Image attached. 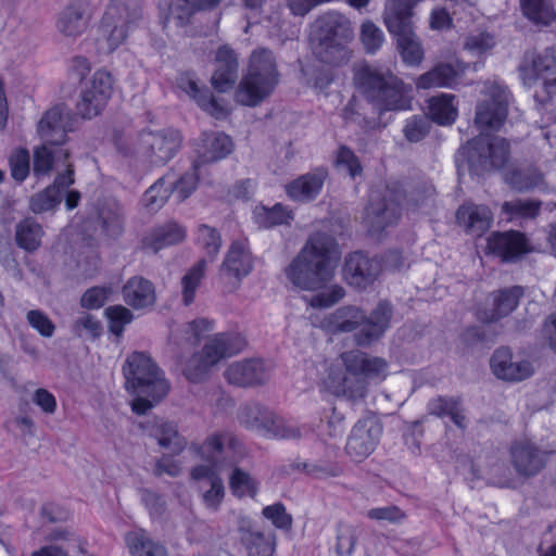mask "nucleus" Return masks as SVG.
<instances>
[{
  "label": "nucleus",
  "instance_id": "obj_1",
  "mask_svg": "<svg viewBox=\"0 0 556 556\" xmlns=\"http://www.w3.org/2000/svg\"><path fill=\"white\" fill-rule=\"evenodd\" d=\"M339 257L340 249L336 239L329 233L316 231L286 268V276L300 289L320 290L333 278Z\"/></svg>",
  "mask_w": 556,
  "mask_h": 556
},
{
  "label": "nucleus",
  "instance_id": "obj_2",
  "mask_svg": "<svg viewBox=\"0 0 556 556\" xmlns=\"http://www.w3.org/2000/svg\"><path fill=\"white\" fill-rule=\"evenodd\" d=\"M387 362L380 357L353 350L344 352L327 365L323 378L325 386L334 394H348L351 397H362L368 379L383 378Z\"/></svg>",
  "mask_w": 556,
  "mask_h": 556
},
{
  "label": "nucleus",
  "instance_id": "obj_3",
  "mask_svg": "<svg viewBox=\"0 0 556 556\" xmlns=\"http://www.w3.org/2000/svg\"><path fill=\"white\" fill-rule=\"evenodd\" d=\"M402 199L405 200L407 211L427 213L434 205L435 189L431 184L425 182L414 188L407 197L390 189L383 195L371 192L364 217L368 231L378 233L396 224L401 217Z\"/></svg>",
  "mask_w": 556,
  "mask_h": 556
},
{
  "label": "nucleus",
  "instance_id": "obj_4",
  "mask_svg": "<svg viewBox=\"0 0 556 556\" xmlns=\"http://www.w3.org/2000/svg\"><path fill=\"white\" fill-rule=\"evenodd\" d=\"M230 441L231 437L228 433H213L201 445L194 447L197 454L207 464L193 467L190 477L198 482L204 505L212 510H217L225 496V486L219 473L232 466V463L226 459L225 450V443Z\"/></svg>",
  "mask_w": 556,
  "mask_h": 556
},
{
  "label": "nucleus",
  "instance_id": "obj_5",
  "mask_svg": "<svg viewBox=\"0 0 556 556\" xmlns=\"http://www.w3.org/2000/svg\"><path fill=\"white\" fill-rule=\"evenodd\" d=\"M126 389L136 395L132 410L139 415L147 413L166 396L169 386L152 359L141 352L127 357L123 366Z\"/></svg>",
  "mask_w": 556,
  "mask_h": 556
},
{
  "label": "nucleus",
  "instance_id": "obj_6",
  "mask_svg": "<svg viewBox=\"0 0 556 556\" xmlns=\"http://www.w3.org/2000/svg\"><path fill=\"white\" fill-rule=\"evenodd\" d=\"M353 38L354 29L345 15L337 11L326 12L315 22L314 54L326 64H346L352 56L349 43Z\"/></svg>",
  "mask_w": 556,
  "mask_h": 556
},
{
  "label": "nucleus",
  "instance_id": "obj_7",
  "mask_svg": "<svg viewBox=\"0 0 556 556\" xmlns=\"http://www.w3.org/2000/svg\"><path fill=\"white\" fill-rule=\"evenodd\" d=\"M279 78L274 53L266 48L255 49L250 55L247 74L237 88L236 101L242 105L256 106L274 92Z\"/></svg>",
  "mask_w": 556,
  "mask_h": 556
},
{
  "label": "nucleus",
  "instance_id": "obj_8",
  "mask_svg": "<svg viewBox=\"0 0 556 556\" xmlns=\"http://www.w3.org/2000/svg\"><path fill=\"white\" fill-rule=\"evenodd\" d=\"M392 308L388 302H380L367 317L357 306L339 307L327 318L328 327L334 332H351L361 327L355 333L357 345H368L379 339L389 328Z\"/></svg>",
  "mask_w": 556,
  "mask_h": 556
},
{
  "label": "nucleus",
  "instance_id": "obj_9",
  "mask_svg": "<svg viewBox=\"0 0 556 556\" xmlns=\"http://www.w3.org/2000/svg\"><path fill=\"white\" fill-rule=\"evenodd\" d=\"M359 81L366 99L380 113L412 109V87L393 74L365 68L359 73Z\"/></svg>",
  "mask_w": 556,
  "mask_h": 556
},
{
  "label": "nucleus",
  "instance_id": "obj_10",
  "mask_svg": "<svg viewBox=\"0 0 556 556\" xmlns=\"http://www.w3.org/2000/svg\"><path fill=\"white\" fill-rule=\"evenodd\" d=\"M142 14L137 5L125 0H110L100 24L98 47L101 52L112 53L128 38L129 31L137 27Z\"/></svg>",
  "mask_w": 556,
  "mask_h": 556
},
{
  "label": "nucleus",
  "instance_id": "obj_11",
  "mask_svg": "<svg viewBox=\"0 0 556 556\" xmlns=\"http://www.w3.org/2000/svg\"><path fill=\"white\" fill-rule=\"evenodd\" d=\"M245 340L239 333L220 332L210 336L202 350L194 354L185 368L188 380L199 382L206 372L220 361L240 353L245 348Z\"/></svg>",
  "mask_w": 556,
  "mask_h": 556
},
{
  "label": "nucleus",
  "instance_id": "obj_12",
  "mask_svg": "<svg viewBox=\"0 0 556 556\" xmlns=\"http://www.w3.org/2000/svg\"><path fill=\"white\" fill-rule=\"evenodd\" d=\"M476 106L475 123L481 130H500L504 125L513 96L498 78L488 79Z\"/></svg>",
  "mask_w": 556,
  "mask_h": 556
},
{
  "label": "nucleus",
  "instance_id": "obj_13",
  "mask_svg": "<svg viewBox=\"0 0 556 556\" xmlns=\"http://www.w3.org/2000/svg\"><path fill=\"white\" fill-rule=\"evenodd\" d=\"M238 420L247 429L276 439H300L301 429L288 424L258 403H248L238 410Z\"/></svg>",
  "mask_w": 556,
  "mask_h": 556
},
{
  "label": "nucleus",
  "instance_id": "obj_14",
  "mask_svg": "<svg viewBox=\"0 0 556 556\" xmlns=\"http://www.w3.org/2000/svg\"><path fill=\"white\" fill-rule=\"evenodd\" d=\"M519 77L527 88L533 87L539 80L543 81L544 96L534 93L536 102L544 104L556 90V59L553 53H527L519 67Z\"/></svg>",
  "mask_w": 556,
  "mask_h": 556
},
{
  "label": "nucleus",
  "instance_id": "obj_15",
  "mask_svg": "<svg viewBox=\"0 0 556 556\" xmlns=\"http://www.w3.org/2000/svg\"><path fill=\"white\" fill-rule=\"evenodd\" d=\"M180 144L181 136L177 130L143 131L137 140L134 152L137 157L152 165H164L178 152Z\"/></svg>",
  "mask_w": 556,
  "mask_h": 556
},
{
  "label": "nucleus",
  "instance_id": "obj_16",
  "mask_svg": "<svg viewBox=\"0 0 556 556\" xmlns=\"http://www.w3.org/2000/svg\"><path fill=\"white\" fill-rule=\"evenodd\" d=\"M112 90V75L104 70L96 71L81 88L80 100L76 106L78 114L84 118H92L99 115L111 98Z\"/></svg>",
  "mask_w": 556,
  "mask_h": 556
},
{
  "label": "nucleus",
  "instance_id": "obj_17",
  "mask_svg": "<svg viewBox=\"0 0 556 556\" xmlns=\"http://www.w3.org/2000/svg\"><path fill=\"white\" fill-rule=\"evenodd\" d=\"M382 434V425L374 416L359 419L348 438L345 452L354 462L367 458L377 447Z\"/></svg>",
  "mask_w": 556,
  "mask_h": 556
},
{
  "label": "nucleus",
  "instance_id": "obj_18",
  "mask_svg": "<svg viewBox=\"0 0 556 556\" xmlns=\"http://www.w3.org/2000/svg\"><path fill=\"white\" fill-rule=\"evenodd\" d=\"M469 162L483 169L502 168L509 157V142L502 137L479 136L468 142Z\"/></svg>",
  "mask_w": 556,
  "mask_h": 556
},
{
  "label": "nucleus",
  "instance_id": "obj_19",
  "mask_svg": "<svg viewBox=\"0 0 556 556\" xmlns=\"http://www.w3.org/2000/svg\"><path fill=\"white\" fill-rule=\"evenodd\" d=\"M75 117L64 105H55L48 110L37 126V132L42 142L52 146H63L66 134L74 129Z\"/></svg>",
  "mask_w": 556,
  "mask_h": 556
},
{
  "label": "nucleus",
  "instance_id": "obj_20",
  "mask_svg": "<svg viewBox=\"0 0 556 556\" xmlns=\"http://www.w3.org/2000/svg\"><path fill=\"white\" fill-rule=\"evenodd\" d=\"M92 9L88 0H73L58 15L55 26L64 37L76 39L88 27Z\"/></svg>",
  "mask_w": 556,
  "mask_h": 556
},
{
  "label": "nucleus",
  "instance_id": "obj_21",
  "mask_svg": "<svg viewBox=\"0 0 556 556\" xmlns=\"http://www.w3.org/2000/svg\"><path fill=\"white\" fill-rule=\"evenodd\" d=\"M380 269L379 261L362 252H353L345 257L342 274L350 286L366 288L377 279Z\"/></svg>",
  "mask_w": 556,
  "mask_h": 556
},
{
  "label": "nucleus",
  "instance_id": "obj_22",
  "mask_svg": "<svg viewBox=\"0 0 556 556\" xmlns=\"http://www.w3.org/2000/svg\"><path fill=\"white\" fill-rule=\"evenodd\" d=\"M74 169L71 164H65L64 173L56 176L53 185L34 194L29 199V210L34 214H42L53 211L61 202L64 192L74 184Z\"/></svg>",
  "mask_w": 556,
  "mask_h": 556
},
{
  "label": "nucleus",
  "instance_id": "obj_23",
  "mask_svg": "<svg viewBox=\"0 0 556 556\" xmlns=\"http://www.w3.org/2000/svg\"><path fill=\"white\" fill-rule=\"evenodd\" d=\"M269 375L270 367L258 358L235 362L224 372L229 383L239 387L262 384L268 380Z\"/></svg>",
  "mask_w": 556,
  "mask_h": 556
},
{
  "label": "nucleus",
  "instance_id": "obj_24",
  "mask_svg": "<svg viewBox=\"0 0 556 556\" xmlns=\"http://www.w3.org/2000/svg\"><path fill=\"white\" fill-rule=\"evenodd\" d=\"M523 295V289L519 286L498 290L489 296L490 306L478 312V319L483 324L496 323L509 315Z\"/></svg>",
  "mask_w": 556,
  "mask_h": 556
},
{
  "label": "nucleus",
  "instance_id": "obj_25",
  "mask_svg": "<svg viewBox=\"0 0 556 556\" xmlns=\"http://www.w3.org/2000/svg\"><path fill=\"white\" fill-rule=\"evenodd\" d=\"M493 374L502 380L521 381L534 372L532 364L527 359H514L506 348L497 349L491 358Z\"/></svg>",
  "mask_w": 556,
  "mask_h": 556
},
{
  "label": "nucleus",
  "instance_id": "obj_26",
  "mask_svg": "<svg viewBox=\"0 0 556 556\" xmlns=\"http://www.w3.org/2000/svg\"><path fill=\"white\" fill-rule=\"evenodd\" d=\"M511 462L516 470L523 476L536 475L546 463V452L529 441H517L510 447Z\"/></svg>",
  "mask_w": 556,
  "mask_h": 556
},
{
  "label": "nucleus",
  "instance_id": "obj_27",
  "mask_svg": "<svg viewBox=\"0 0 556 556\" xmlns=\"http://www.w3.org/2000/svg\"><path fill=\"white\" fill-rule=\"evenodd\" d=\"M232 150V142L229 136L224 132H204L197 144V160L194 168L200 169L201 165L217 162L226 157Z\"/></svg>",
  "mask_w": 556,
  "mask_h": 556
},
{
  "label": "nucleus",
  "instance_id": "obj_28",
  "mask_svg": "<svg viewBox=\"0 0 556 556\" xmlns=\"http://www.w3.org/2000/svg\"><path fill=\"white\" fill-rule=\"evenodd\" d=\"M456 220L468 235L480 237L491 227L493 213L484 204L467 202L457 210Z\"/></svg>",
  "mask_w": 556,
  "mask_h": 556
},
{
  "label": "nucleus",
  "instance_id": "obj_29",
  "mask_svg": "<svg viewBox=\"0 0 556 556\" xmlns=\"http://www.w3.org/2000/svg\"><path fill=\"white\" fill-rule=\"evenodd\" d=\"M414 8L404 0H387L383 10V23L394 37L414 30Z\"/></svg>",
  "mask_w": 556,
  "mask_h": 556
},
{
  "label": "nucleus",
  "instance_id": "obj_30",
  "mask_svg": "<svg viewBox=\"0 0 556 556\" xmlns=\"http://www.w3.org/2000/svg\"><path fill=\"white\" fill-rule=\"evenodd\" d=\"M143 427L149 437L156 440L161 447L170 451L173 454H179L186 447V440L179 434L176 425L173 422L153 419Z\"/></svg>",
  "mask_w": 556,
  "mask_h": 556
},
{
  "label": "nucleus",
  "instance_id": "obj_31",
  "mask_svg": "<svg viewBox=\"0 0 556 556\" xmlns=\"http://www.w3.org/2000/svg\"><path fill=\"white\" fill-rule=\"evenodd\" d=\"M488 248L504 261H513L529 251L525 236L518 231L491 235Z\"/></svg>",
  "mask_w": 556,
  "mask_h": 556
},
{
  "label": "nucleus",
  "instance_id": "obj_32",
  "mask_svg": "<svg viewBox=\"0 0 556 556\" xmlns=\"http://www.w3.org/2000/svg\"><path fill=\"white\" fill-rule=\"evenodd\" d=\"M217 68L212 76V85L219 92L232 88L238 77V62L235 52L222 47L216 54Z\"/></svg>",
  "mask_w": 556,
  "mask_h": 556
},
{
  "label": "nucleus",
  "instance_id": "obj_33",
  "mask_svg": "<svg viewBox=\"0 0 556 556\" xmlns=\"http://www.w3.org/2000/svg\"><path fill=\"white\" fill-rule=\"evenodd\" d=\"M252 270V257L244 245L240 241L231 243L220 266V274L225 277H235L240 280Z\"/></svg>",
  "mask_w": 556,
  "mask_h": 556
},
{
  "label": "nucleus",
  "instance_id": "obj_34",
  "mask_svg": "<svg viewBox=\"0 0 556 556\" xmlns=\"http://www.w3.org/2000/svg\"><path fill=\"white\" fill-rule=\"evenodd\" d=\"M326 178V172L323 169L307 173L291 181L286 186L287 194L300 202L314 200L320 192Z\"/></svg>",
  "mask_w": 556,
  "mask_h": 556
},
{
  "label": "nucleus",
  "instance_id": "obj_35",
  "mask_svg": "<svg viewBox=\"0 0 556 556\" xmlns=\"http://www.w3.org/2000/svg\"><path fill=\"white\" fill-rule=\"evenodd\" d=\"M123 298L135 309L150 307L155 302L154 287L142 277H131L123 287Z\"/></svg>",
  "mask_w": 556,
  "mask_h": 556
},
{
  "label": "nucleus",
  "instance_id": "obj_36",
  "mask_svg": "<svg viewBox=\"0 0 556 556\" xmlns=\"http://www.w3.org/2000/svg\"><path fill=\"white\" fill-rule=\"evenodd\" d=\"M427 412L438 418L448 417L459 429L467 427V418L459 397L442 395L432 397L427 403Z\"/></svg>",
  "mask_w": 556,
  "mask_h": 556
},
{
  "label": "nucleus",
  "instance_id": "obj_37",
  "mask_svg": "<svg viewBox=\"0 0 556 556\" xmlns=\"http://www.w3.org/2000/svg\"><path fill=\"white\" fill-rule=\"evenodd\" d=\"M186 230L180 225L169 222L156 227L142 240L143 248L156 253L163 248L181 242Z\"/></svg>",
  "mask_w": 556,
  "mask_h": 556
},
{
  "label": "nucleus",
  "instance_id": "obj_38",
  "mask_svg": "<svg viewBox=\"0 0 556 556\" xmlns=\"http://www.w3.org/2000/svg\"><path fill=\"white\" fill-rule=\"evenodd\" d=\"M68 159V151L62 146H52L42 142L34 151V173L37 176L50 174L59 164H65Z\"/></svg>",
  "mask_w": 556,
  "mask_h": 556
},
{
  "label": "nucleus",
  "instance_id": "obj_39",
  "mask_svg": "<svg viewBox=\"0 0 556 556\" xmlns=\"http://www.w3.org/2000/svg\"><path fill=\"white\" fill-rule=\"evenodd\" d=\"M45 230L35 218L26 217L15 225L14 240L16 245L28 252H36L42 243Z\"/></svg>",
  "mask_w": 556,
  "mask_h": 556
},
{
  "label": "nucleus",
  "instance_id": "obj_40",
  "mask_svg": "<svg viewBox=\"0 0 556 556\" xmlns=\"http://www.w3.org/2000/svg\"><path fill=\"white\" fill-rule=\"evenodd\" d=\"M458 72L450 63H439L430 71L417 77L415 84L419 89L454 88Z\"/></svg>",
  "mask_w": 556,
  "mask_h": 556
},
{
  "label": "nucleus",
  "instance_id": "obj_41",
  "mask_svg": "<svg viewBox=\"0 0 556 556\" xmlns=\"http://www.w3.org/2000/svg\"><path fill=\"white\" fill-rule=\"evenodd\" d=\"M179 87L191 98L198 105L210 113L215 118L225 116L226 111L217 100L211 94L206 88H201L198 84L190 78H181Z\"/></svg>",
  "mask_w": 556,
  "mask_h": 556
},
{
  "label": "nucleus",
  "instance_id": "obj_42",
  "mask_svg": "<svg viewBox=\"0 0 556 556\" xmlns=\"http://www.w3.org/2000/svg\"><path fill=\"white\" fill-rule=\"evenodd\" d=\"M131 556H168L166 547L146 531H131L125 536Z\"/></svg>",
  "mask_w": 556,
  "mask_h": 556
},
{
  "label": "nucleus",
  "instance_id": "obj_43",
  "mask_svg": "<svg viewBox=\"0 0 556 556\" xmlns=\"http://www.w3.org/2000/svg\"><path fill=\"white\" fill-rule=\"evenodd\" d=\"M456 97L451 93H440L428 100L430 118L439 125H451L456 121L458 110Z\"/></svg>",
  "mask_w": 556,
  "mask_h": 556
},
{
  "label": "nucleus",
  "instance_id": "obj_44",
  "mask_svg": "<svg viewBox=\"0 0 556 556\" xmlns=\"http://www.w3.org/2000/svg\"><path fill=\"white\" fill-rule=\"evenodd\" d=\"M503 178L507 185L520 192L540 189L543 186L542 174L533 167L506 170Z\"/></svg>",
  "mask_w": 556,
  "mask_h": 556
},
{
  "label": "nucleus",
  "instance_id": "obj_45",
  "mask_svg": "<svg viewBox=\"0 0 556 556\" xmlns=\"http://www.w3.org/2000/svg\"><path fill=\"white\" fill-rule=\"evenodd\" d=\"M255 223L262 228H270L277 225L288 224L293 219L290 210L281 204H275L273 207L257 205L253 211Z\"/></svg>",
  "mask_w": 556,
  "mask_h": 556
},
{
  "label": "nucleus",
  "instance_id": "obj_46",
  "mask_svg": "<svg viewBox=\"0 0 556 556\" xmlns=\"http://www.w3.org/2000/svg\"><path fill=\"white\" fill-rule=\"evenodd\" d=\"M497 46V39L494 34L476 29L465 36L464 50L473 56L482 58L489 54Z\"/></svg>",
  "mask_w": 556,
  "mask_h": 556
},
{
  "label": "nucleus",
  "instance_id": "obj_47",
  "mask_svg": "<svg viewBox=\"0 0 556 556\" xmlns=\"http://www.w3.org/2000/svg\"><path fill=\"white\" fill-rule=\"evenodd\" d=\"M525 16L538 25H549L556 20L551 0H520Z\"/></svg>",
  "mask_w": 556,
  "mask_h": 556
},
{
  "label": "nucleus",
  "instance_id": "obj_48",
  "mask_svg": "<svg viewBox=\"0 0 556 556\" xmlns=\"http://www.w3.org/2000/svg\"><path fill=\"white\" fill-rule=\"evenodd\" d=\"M248 556H273L275 536L260 531H245L241 536Z\"/></svg>",
  "mask_w": 556,
  "mask_h": 556
},
{
  "label": "nucleus",
  "instance_id": "obj_49",
  "mask_svg": "<svg viewBox=\"0 0 556 556\" xmlns=\"http://www.w3.org/2000/svg\"><path fill=\"white\" fill-rule=\"evenodd\" d=\"M173 175L166 174L156 180L143 194V205L152 212L160 210L168 200Z\"/></svg>",
  "mask_w": 556,
  "mask_h": 556
},
{
  "label": "nucleus",
  "instance_id": "obj_50",
  "mask_svg": "<svg viewBox=\"0 0 556 556\" xmlns=\"http://www.w3.org/2000/svg\"><path fill=\"white\" fill-rule=\"evenodd\" d=\"M218 2L219 0H170L169 14L184 24L195 12L213 9Z\"/></svg>",
  "mask_w": 556,
  "mask_h": 556
},
{
  "label": "nucleus",
  "instance_id": "obj_51",
  "mask_svg": "<svg viewBox=\"0 0 556 556\" xmlns=\"http://www.w3.org/2000/svg\"><path fill=\"white\" fill-rule=\"evenodd\" d=\"M397 46L403 61L412 66L419 65L424 60V49L415 31L396 36Z\"/></svg>",
  "mask_w": 556,
  "mask_h": 556
},
{
  "label": "nucleus",
  "instance_id": "obj_52",
  "mask_svg": "<svg viewBox=\"0 0 556 556\" xmlns=\"http://www.w3.org/2000/svg\"><path fill=\"white\" fill-rule=\"evenodd\" d=\"M541 202L535 200L516 199L502 204V213L511 219L535 218L540 212Z\"/></svg>",
  "mask_w": 556,
  "mask_h": 556
},
{
  "label": "nucleus",
  "instance_id": "obj_53",
  "mask_svg": "<svg viewBox=\"0 0 556 556\" xmlns=\"http://www.w3.org/2000/svg\"><path fill=\"white\" fill-rule=\"evenodd\" d=\"M229 488L237 497H254L258 490V482L241 468H233L229 477Z\"/></svg>",
  "mask_w": 556,
  "mask_h": 556
},
{
  "label": "nucleus",
  "instance_id": "obj_54",
  "mask_svg": "<svg viewBox=\"0 0 556 556\" xmlns=\"http://www.w3.org/2000/svg\"><path fill=\"white\" fill-rule=\"evenodd\" d=\"M205 268L206 260L201 258L182 277V301L186 305H189L193 302L195 291L200 286L202 278L204 277Z\"/></svg>",
  "mask_w": 556,
  "mask_h": 556
},
{
  "label": "nucleus",
  "instance_id": "obj_55",
  "mask_svg": "<svg viewBox=\"0 0 556 556\" xmlns=\"http://www.w3.org/2000/svg\"><path fill=\"white\" fill-rule=\"evenodd\" d=\"M197 243L204 251L205 255L214 261L222 247V238L215 228L201 225L197 231Z\"/></svg>",
  "mask_w": 556,
  "mask_h": 556
},
{
  "label": "nucleus",
  "instance_id": "obj_56",
  "mask_svg": "<svg viewBox=\"0 0 556 556\" xmlns=\"http://www.w3.org/2000/svg\"><path fill=\"white\" fill-rule=\"evenodd\" d=\"M100 218L103 230L109 237H117L123 232L124 212L118 204L102 208Z\"/></svg>",
  "mask_w": 556,
  "mask_h": 556
},
{
  "label": "nucleus",
  "instance_id": "obj_57",
  "mask_svg": "<svg viewBox=\"0 0 556 556\" xmlns=\"http://www.w3.org/2000/svg\"><path fill=\"white\" fill-rule=\"evenodd\" d=\"M104 314L109 320V329L112 333L122 336L126 325L134 319L132 313L123 305H112L105 308Z\"/></svg>",
  "mask_w": 556,
  "mask_h": 556
},
{
  "label": "nucleus",
  "instance_id": "obj_58",
  "mask_svg": "<svg viewBox=\"0 0 556 556\" xmlns=\"http://www.w3.org/2000/svg\"><path fill=\"white\" fill-rule=\"evenodd\" d=\"M293 467L298 470L305 471L315 479H328L339 477L342 472L341 468L330 463H295Z\"/></svg>",
  "mask_w": 556,
  "mask_h": 556
},
{
  "label": "nucleus",
  "instance_id": "obj_59",
  "mask_svg": "<svg viewBox=\"0 0 556 556\" xmlns=\"http://www.w3.org/2000/svg\"><path fill=\"white\" fill-rule=\"evenodd\" d=\"M198 170L194 166L191 172H187L179 179L173 176V185L170 192L174 194L178 202L186 200L197 188Z\"/></svg>",
  "mask_w": 556,
  "mask_h": 556
},
{
  "label": "nucleus",
  "instance_id": "obj_60",
  "mask_svg": "<svg viewBox=\"0 0 556 556\" xmlns=\"http://www.w3.org/2000/svg\"><path fill=\"white\" fill-rule=\"evenodd\" d=\"M356 545L355 529L346 523L337 527L336 553L339 556H351Z\"/></svg>",
  "mask_w": 556,
  "mask_h": 556
},
{
  "label": "nucleus",
  "instance_id": "obj_61",
  "mask_svg": "<svg viewBox=\"0 0 556 556\" xmlns=\"http://www.w3.org/2000/svg\"><path fill=\"white\" fill-rule=\"evenodd\" d=\"M361 40L368 53H375L384 41L383 31L371 21H366L361 27Z\"/></svg>",
  "mask_w": 556,
  "mask_h": 556
},
{
  "label": "nucleus",
  "instance_id": "obj_62",
  "mask_svg": "<svg viewBox=\"0 0 556 556\" xmlns=\"http://www.w3.org/2000/svg\"><path fill=\"white\" fill-rule=\"evenodd\" d=\"M429 126L427 116L415 115L406 121L403 134L408 141L418 142L428 134Z\"/></svg>",
  "mask_w": 556,
  "mask_h": 556
},
{
  "label": "nucleus",
  "instance_id": "obj_63",
  "mask_svg": "<svg viewBox=\"0 0 556 556\" xmlns=\"http://www.w3.org/2000/svg\"><path fill=\"white\" fill-rule=\"evenodd\" d=\"M344 295V289L341 286L334 285L328 290L311 296L307 303L315 308H327L337 304Z\"/></svg>",
  "mask_w": 556,
  "mask_h": 556
},
{
  "label": "nucleus",
  "instance_id": "obj_64",
  "mask_svg": "<svg viewBox=\"0 0 556 556\" xmlns=\"http://www.w3.org/2000/svg\"><path fill=\"white\" fill-rule=\"evenodd\" d=\"M112 294L110 287H93L88 289L81 296V306L88 309L102 307Z\"/></svg>",
  "mask_w": 556,
  "mask_h": 556
}]
</instances>
